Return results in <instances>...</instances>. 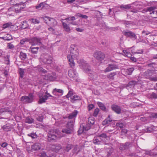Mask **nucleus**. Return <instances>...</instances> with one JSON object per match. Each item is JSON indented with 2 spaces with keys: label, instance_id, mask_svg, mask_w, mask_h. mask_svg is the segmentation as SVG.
Listing matches in <instances>:
<instances>
[{
  "label": "nucleus",
  "instance_id": "obj_1",
  "mask_svg": "<svg viewBox=\"0 0 157 157\" xmlns=\"http://www.w3.org/2000/svg\"><path fill=\"white\" fill-rule=\"evenodd\" d=\"M80 68L85 72L88 74L89 78L91 80H95L97 79L98 74L90 68V66L83 59H81L78 61Z\"/></svg>",
  "mask_w": 157,
  "mask_h": 157
},
{
  "label": "nucleus",
  "instance_id": "obj_2",
  "mask_svg": "<svg viewBox=\"0 0 157 157\" xmlns=\"http://www.w3.org/2000/svg\"><path fill=\"white\" fill-rule=\"evenodd\" d=\"M70 53L67 56L69 64L71 67L75 66L74 60L78 59V50L75 45H71L70 48Z\"/></svg>",
  "mask_w": 157,
  "mask_h": 157
},
{
  "label": "nucleus",
  "instance_id": "obj_3",
  "mask_svg": "<svg viewBox=\"0 0 157 157\" xmlns=\"http://www.w3.org/2000/svg\"><path fill=\"white\" fill-rule=\"evenodd\" d=\"M48 136V140L50 141L52 140H59L64 136V135L58 130L52 129L49 131Z\"/></svg>",
  "mask_w": 157,
  "mask_h": 157
},
{
  "label": "nucleus",
  "instance_id": "obj_4",
  "mask_svg": "<svg viewBox=\"0 0 157 157\" xmlns=\"http://www.w3.org/2000/svg\"><path fill=\"white\" fill-rule=\"evenodd\" d=\"M40 103L45 102L48 99L49 97H51L53 99L55 97L52 96L49 93L47 90H41L39 94Z\"/></svg>",
  "mask_w": 157,
  "mask_h": 157
},
{
  "label": "nucleus",
  "instance_id": "obj_5",
  "mask_svg": "<svg viewBox=\"0 0 157 157\" xmlns=\"http://www.w3.org/2000/svg\"><path fill=\"white\" fill-rule=\"evenodd\" d=\"M115 123H116V125L117 126L119 127L120 128H123L124 124L122 123L115 122V121L114 120H113L111 118L110 115H109L107 118L105 119L102 122V124L104 125L107 124H115Z\"/></svg>",
  "mask_w": 157,
  "mask_h": 157
},
{
  "label": "nucleus",
  "instance_id": "obj_6",
  "mask_svg": "<svg viewBox=\"0 0 157 157\" xmlns=\"http://www.w3.org/2000/svg\"><path fill=\"white\" fill-rule=\"evenodd\" d=\"M67 98H70V100L72 103H74L77 101L80 100L81 98L75 93H73V90H69V92L66 95Z\"/></svg>",
  "mask_w": 157,
  "mask_h": 157
},
{
  "label": "nucleus",
  "instance_id": "obj_7",
  "mask_svg": "<svg viewBox=\"0 0 157 157\" xmlns=\"http://www.w3.org/2000/svg\"><path fill=\"white\" fill-rule=\"evenodd\" d=\"M107 138L106 135L103 133L99 136L94 137L93 142L95 144H100L101 141L104 143L106 142L107 140Z\"/></svg>",
  "mask_w": 157,
  "mask_h": 157
},
{
  "label": "nucleus",
  "instance_id": "obj_8",
  "mask_svg": "<svg viewBox=\"0 0 157 157\" xmlns=\"http://www.w3.org/2000/svg\"><path fill=\"white\" fill-rule=\"evenodd\" d=\"M73 122L70 121L67 124L66 128L62 129V132L67 134L71 133L73 132Z\"/></svg>",
  "mask_w": 157,
  "mask_h": 157
},
{
  "label": "nucleus",
  "instance_id": "obj_9",
  "mask_svg": "<svg viewBox=\"0 0 157 157\" xmlns=\"http://www.w3.org/2000/svg\"><path fill=\"white\" fill-rule=\"evenodd\" d=\"M40 58L41 61L45 64H50L52 62V57L48 54H42Z\"/></svg>",
  "mask_w": 157,
  "mask_h": 157
},
{
  "label": "nucleus",
  "instance_id": "obj_10",
  "mask_svg": "<svg viewBox=\"0 0 157 157\" xmlns=\"http://www.w3.org/2000/svg\"><path fill=\"white\" fill-rule=\"evenodd\" d=\"M33 94L30 93L28 96H22L21 98V101L23 103H30L33 102Z\"/></svg>",
  "mask_w": 157,
  "mask_h": 157
},
{
  "label": "nucleus",
  "instance_id": "obj_11",
  "mask_svg": "<svg viewBox=\"0 0 157 157\" xmlns=\"http://www.w3.org/2000/svg\"><path fill=\"white\" fill-rule=\"evenodd\" d=\"M131 51V52L133 54H136V52H135L133 47L131 48H128L126 50H123V53H119L122 54V55L127 56L128 57H131L132 56V54L130 52Z\"/></svg>",
  "mask_w": 157,
  "mask_h": 157
},
{
  "label": "nucleus",
  "instance_id": "obj_12",
  "mask_svg": "<svg viewBox=\"0 0 157 157\" xmlns=\"http://www.w3.org/2000/svg\"><path fill=\"white\" fill-rule=\"evenodd\" d=\"M41 78L45 80L53 81L57 78V76L56 75V74L53 72L52 73V75L47 73L45 75H42Z\"/></svg>",
  "mask_w": 157,
  "mask_h": 157
},
{
  "label": "nucleus",
  "instance_id": "obj_13",
  "mask_svg": "<svg viewBox=\"0 0 157 157\" xmlns=\"http://www.w3.org/2000/svg\"><path fill=\"white\" fill-rule=\"evenodd\" d=\"M32 150L34 151H37L39 150H43L44 147L42 144L37 142L31 146Z\"/></svg>",
  "mask_w": 157,
  "mask_h": 157
},
{
  "label": "nucleus",
  "instance_id": "obj_14",
  "mask_svg": "<svg viewBox=\"0 0 157 157\" xmlns=\"http://www.w3.org/2000/svg\"><path fill=\"white\" fill-rule=\"evenodd\" d=\"M91 127V125L88 123L85 126H83L82 125H81L78 130V134H80L83 133H85V132L89 130Z\"/></svg>",
  "mask_w": 157,
  "mask_h": 157
},
{
  "label": "nucleus",
  "instance_id": "obj_15",
  "mask_svg": "<svg viewBox=\"0 0 157 157\" xmlns=\"http://www.w3.org/2000/svg\"><path fill=\"white\" fill-rule=\"evenodd\" d=\"M148 11L151 12L150 14L151 17L154 18H157V9L155 6H151L148 8L147 9Z\"/></svg>",
  "mask_w": 157,
  "mask_h": 157
},
{
  "label": "nucleus",
  "instance_id": "obj_16",
  "mask_svg": "<svg viewBox=\"0 0 157 157\" xmlns=\"http://www.w3.org/2000/svg\"><path fill=\"white\" fill-rule=\"evenodd\" d=\"M94 57L97 60L101 61L105 57V54L100 51H96L94 54Z\"/></svg>",
  "mask_w": 157,
  "mask_h": 157
},
{
  "label": "nucleus",
  "instance_id": "obj_17",
  "mask_svg": "<svg viewBox=\"0 0 157 157\" xmlns=\"http://www.w3.org/2000/svg\"><path fill=\"white\" fill-rule=\"evenodd\" d=\"M68 74L70 78H73L76 81H78V74L76 73L75 70L71 69L69 70L68 72Z\"/></svg>",
  "mask_w": 157,
  "mask_h": 157
},
{
  "label": "nucleus",
  "instance_id": "obj_18",
  "mask_svg": "<svg viewBox=\"0 0 157 157\" xmlns=\"http://www.w3.org/2000/svg\"><path fill=\"white\" fill-rule=\"evenodd\" d=\"M118 66L116 64L110 63L108 65V67L104 70V72L106 73L110 71H112L118 69Z\"/></svg>",
  "mask_w": 157,
  "mask_h": 157
},
{
  "label": "nucleus",
  "instance_id": "obj_19",
  "mask_svg": "<svg viewBox=\"0 0 157 157\" xmlns=\"http://www.w3.org/2000/svg\"><path fill=\"white\" fill-rule=\"evenodd\" d=\"M52 93L56 97L59 98L63 95V91L61 89L55 88L53 90Z\"/></svg>",
  "mask_w": 157,
  "mask_h": 157
},
{
  "label": "nucleus",
  "instance_id": "obj_20",
  "mask_svg": "<svg viewBox=\"0 0 157 157\" xmlns=\"http://www.w3.org/2000/svg\"><path fill=\"white\" fill-rule=\"evenodd\" d=\"M30 42L33 45H40L41 44V39L39 38H33L31 39Z\"/></svg>",
  "mask_w": 157,
  "mask_h": 157
},
{
  "label": "nucleus",
  "instance_id": "obj_21",
  "mask_svg": "<svg viewBox=\"0 0 157 157\" xmlns=\"http://www.w3.org/2000/svg\"><path fill=\"white\" fill-rule=\"evenodd\" d=\"M63 19H61L60 21L62 22V26L64 30L66 32L69 33L71 32V29H70L67 23L63 22Z\"/></svg>",
  "mask_w": 157,
  "mask_h": 157
},
{
  "label": "nucleus",
  "instance_id": "obj_22",
  "mask_svg": "<svg viewBox=\"0 0 157 157\" xmlns=\"http://www.w3.org/2000/svg\"><path fill=\"white\" fill-rule=\"evenodd\" d=\"M124 34L125 36L131 38H134L135 39L136 38V36L135 34L130 31H128L125 32H124Z\"/></svg>",
  "mask_w": 157,
  "mask_h": 157
},
{
  "label": "nucleus",
  "instance_id": "obj_23",
  "mask_svg": "<svg viewBox=\"0 0 157 157\" xmlns=\"http://www.w3.org/2000/svg\"><path fill=\"white\" fill-rule=\"evenodd\" d=\"M154 74V71L148 70L145 72L144 75L146 78L150 79V77H151Z\"/></svg>",
  "mask_w": 157,
  "mask_h": 157
},
{
  "label": "nucleus",
  "instance_id": "obj_24",
  "mask_svg": "<svg viewBox=\"0 0 157 157\" xmlns=\"http://www.w3.org/2000/svg\"><path fill=\"white\" fill-rule=\"evenodd\" d=\"M78 113V112L77 111L75 110L74 112L71 114H70L68 116L64 117H63V118L65 119L67 118L69 119L74 118L76 117Z\"/></svg>",
  "mask_w": 157,
  "mask_h": 157
},
{
  "label": "nucleus",
  "instance_id": "obj_25",
  "mask_svg": "<svg viewBox=\"0 0 157 157\" xmlns=\"http://www.w3.org/2000/svg\"><path fill=\"white\" fill-rule=\"evenodd\" d=\"M49 21H46V23L50 26H55L57 24L56 21L53 18L48 19Z\"/></svg>",
  "mask_w": 157,
  "mask_h": 157
},
{
  "label": "nucleus",
  "instance_id": "obj_26",
  "mask_svg": "<svg viewBox=\"0 0 157 157\" xmlns=\"http://www.w3.org/2000/svg\"><path fill=\"white\" fill-rule=\"evenodd\" d=\"M12 126L10 124H6L3 126L2 128L5 131H9L11 130L12 128Z\"/></svg>",
  "mask_w": 157,
  "mask_h": 157
},
{
  "label": "nucleus",
  "instance_id": "obj_27",
  "mask_svg": "<svg viewBox=\"0 0 157 157\" xmlns=\"http://www.w3.org/2000/svg\"><path fill=\"white\" fill-rule=\"evenodd\" d=\"M116 75L115 72H112L109 74L107 75V78L111 80H113L114 79V76Z\"/></svg>",
  "mask_w": 157,
  "mask_h": 157
},
{
  "label": "nucleus",
  "instance_id": "obj_28",
  "mask_svg": "<svg viewBox=\"0 0 157 157\" xmlns=\"http://www.w3.org/2000/svg\"><path fill=\"white\" fill-rule=\"evenodd\" d=\"M156 127L153 125H151L150 126L148 127L147 129L146 132H151L156 129Z\"/></svg>",
  "mask_w": 157,
  "mask_h": 157
},
{
  "label": "nucleus",
  "instance_id": "obj_29",
  "mask_svg": "<svg viewBox=\"0 0 157 157\" xmlns=\"http://www.w3.org/2000/svg\"><path fill=\"white\" fill-rule=\"evenodd\" d=\"M39 156L40 157H55V156L54 155H52L49 156H48L47 155L46 152L44 151H42L39 154Z\"/></svg>",
  "mask_w": 157,
  "mask_h": 157
},
{
  "label": "nucleus",
  "instance_id": "obj_30",
  "mask_svg": "<svg viewBox=\"0 0 157 157\" xmlns=\"http://www.w3.org/2000/svg\"><path fill=\"white\" fill-rule=\"evenodd\" d=\"M1 38L6 40H10L13 39L12 36L9 34H6L3 37H1Z\"/></svg>",
  "mask_w": 157,
  "mask_h": 157
},
{
  "label": "nucleus",
  "instance_id": "obj_31",
  "mask_svg": "<svg viewBox=\"0 0 157 157\" xmlns=\"http://www.w3.org/2000/svg\"><path fill=\"white\" fill-rule=\"evenodd\" d=\"M134 70L133 67L128 68L125 70L126 73L128 75H131Z\"/></svg>",
  "mask_w": 157,
  "mask_h": 157
},
{
  "label": "nucleus",
  "instance_id": "obj_32",
  "mask_svg": "<svg viewBox=\"0 0 157 157\" xmlns=\"http://www.w3.org/2000/svg\"><path fill=\"white\" fill-rule=\"evenodd\" d=\"M60 146L59 145H53L52 147L53 151L56 152H58V150L60 149Z\"/></svg>",
  "mask_w": 157,
  "mask_h": 157
},
{
  "label": "nucleus",
  "instance_id": "obj_33",
  "mask_svg": "<svg viewBox=\"0 0 157 157\" xmlns=\"http://www.w3.org/2000/svg\"><path fill=\"white\" fill-rule=\"evenodd\" d=\"M10 56H7L4 57V62L6 64H9L10 63Z\"/></svg>",
  "mask_w": 157,
  "mask_h": 157
},
{
  "label": "nucleus",
  "instance_id": "obj_34",
  "mask_svg": "<svg viewBox=\"0 0 157 157\" xmlns=\"http://www.w3.org/2000/svg\"><path fill=\"white\" fill-rule=\"evenodd\" d=\"M20 57L22 60H24L27 58V55L25 53L21 52L20 53Z\"/></svg>",
  "mask_w": 157,
  "mask_h": 157
},
{
  "label": "nucleus",
  "instance_id": "obj_35",
  "mask_svg": "<svg viewBox=\"0 0 157 157\" xmlns=\"http://www.w3.org/2000/svg\"><path fill=\"white\" fill-rule=\"evenodd\" d=\"M45 3L41 2L40 4L36 6V8L38 10H41L42 9L44 6Z\"/></svg>",
  "mask_w": 157,
  "mask_h": 157
},
{
  "label": "nucleus",
  "instance_id": "obj_36",
  "mask_svg": "<svg viewBox=\"0 0 157 157\" xmlns=\"http://www.w3.org/2000/svg\"><path fill=\"white\" fill-rule=\"evenodd\" d=\"M33 119L30 117H27L25 119V122L29 124H31L33 122Z\"/></svg>",
  "mask_w": 157,
  "mask_h": 157
},
{
  "label": "nucleus",
  "instance_id": "obj_37",
  "mask_svg": "<svg viewBox=\"0 0 157 157\" xmlns=\"http://www.w3.org/2000/svg\"><path fill=\"white\" fill-rule=\"evenodd\" d=\"M140 83V82H139V81L136 82L135 81H132L129 82V83L128 84V86H132L135 84Z\"/></svg>",
  "mask_w": 157,
  "mask_h": 157
},
{
  "label": "nucleus",
  "instance_id": "obj_38",
  "mask_svg": "<svg viewBox=\"0 0 157 157\" xmlns=\"http://www.w3.org/2000/svg\"><path fill=\"white\" fill-rule=\"evenodd\" d=\"M29 21L33 24H39L40 23V21L37 19L32 18L29 20Z\"/></svg>",
  "mask_w": 157,
  "mask_h": 157
},
{
  "label": "nucleus",
  "instance_id": "obj_39",
  "mask_svg": "<svg viewBox=\"0 0 157 157\" xmlns=\"http://www.w3.org/2000/svg\"><path fill=\"white\" fill-rule=\"evenodd\" d=\"M31 52L33 53H36L39 48L38 47H30Z\"/></svg>",
  "mask_w": 157,
  "mask_h": 157
},
{
  "label": "nucleus",
  "instance_id": "obj_40",
  "mask_svg": "<svg viewBox=\"0 0 157 157\" xmlns=\"http://www.w3.org/2000/svg\"><path fill=\"white\" fill-rule=\"evenodd\" d=\"M19 71L20 77L22 78H23L24 76L25 69L21 68H20L19 69Z\"/></svg>",
  "mask_w": 157,
  "mask_h": 157
},
{
  "label": "nucleus",
  "instance_id": "obj_41",
  "mask_svg": "<svg viewBox=\"0 0 157 157\" xmlns=\"http://www.w3.org/2000/svg\"><path fill=\"white\" fill-rule=\"evenodd\" d=\"M146 155H149L151 156H156V154H154V152L152 151H147L145 152Z\"/></svg>",
  "mask_w": 157,
  "mask_h": 157
},
{
  "label": "nucleus",
  "instance_id": "obj_42",
  "mask_svg": "<svg viewBox=\"0 0 157 157\" xmlns=\"http://www.w3.org/2000/svg\"><path fill=\"white\" fill-rule=\"evenodd\" d=\"M29 40L28 38H26L23 39L21 40L20 44H24L25 43L29 41Z\"/></svg>",
  "mask_w": 157,
  "mask_h": 157
},
{
  "label": "nucleus",
  "instance_id": "obj_43",
  "mask_svg": "<svg viewBox=\"0 0 157 157\" xmlns=\"http://www.w3.org/2000/svg\"><path fill=\"white\" fill-rule=\"evenodd\" d=\"M28 136L31 137L33 139L36 138L37 137V135L36 134V133L34 132L29 134Z\"/></svg>",
  "mask_w": 157,
  "mask_h": 157
},
{
  "label": "nucleus",
  "instance_id": "obj_44",
  "mask_svg": "<svg viewBox=\"0 0 157 157\" xmlns=\"http://www.w3.org/2000/svg\"><path fill=\"white\" fill-rule=\"evenodd\" d=\"M19 7L20 8V12H21V11L25 7V5L24 4V3H23V4L20 3L18 4V5Z\"/></svg>",
  "mask_w": 157,
  "mask_h": 157
},
{
  "label": "nucleus",
  "instance_id": "obj_45",
  "mask_svg": "<svg viewBox=\"0 0 157 157\" xmlns=\"http://www.w3.org/2000/svg\"><path fill=\"white\" fill-rule=\"evenodd\" d=\"M150 80L154 82L157 81V75H153L151 77H150Z\"/></svg>",
  "mask_w": 157,
  "mask_h": 157
},
{
  "label": "nucleus",
  "instance_id": "obj_46",
  "mask_svg": "<svg viewBox=\"0 0 157 157\" xmlns=\"http://www.w3.org/2000/svg\"><path fill=\"white\" fill-rule=\"evenodd\" d=\"M18 5V4H16L15 6V11L16 13H20V9Z\"/></svg>",
  "mask_w": 157,
  "mask_h": 157
},
{
  "label": "nucleus",
  "instance_id": "obj_47",
  "mask_svg": "<svg viewBox=\"0 0 157 157\" xmlns=\"http://www.w3.org/2000/svg\"><path fill=\"white\" fill-rule=\"evenodd\" d=\"M73 146L71 144H68L66 147L65 151H68L70 150L73 147Z\"/></svg>",
  "mask_w": 157,
  "mask_h": 157
},
{
  "label": "nucleus",
  "instance_id": "obj_48",
  "mask_svg": "<svg viewBox=\"0 0 157 157\" xmlns=\"http://www.w3.org/2000/svg\"><path fill=\"white\" fill-rule=\"evenodd\" d=\"M97 104L100 108H106V107L102 103L100 102H98Z\"/></svg>",
  "mask_w": 157,
  "mask_h": 157
},
{
  "label": "nucleus",
  "instance_id": "obj_49",
  "mask_svg": "<svg viewBox=\"0 0 157 157\" xmlns=\"http://www.w3.org/2000/svg\"><path fill=\"white\" fill-rule=\"evenodd\" d=\"M131 6L130 4H128L124 6H121V8H124L126 9H129L131 8Z\"/></svg>",
  "mask_w": 157,
  "mask_h": 157
},
{
  "label": "nucleus",
  "instance_id": "obj_50",
  "mask_svg": "<svg viewBox=\"0 0 157 157\" xmlns=\"http://www.w3.org/2000/svg\"><path fill=\"white\" fill-rule=\"evenodd\" d=\"M112 109L117 114H119L121 113V109Z\"/></svg>",
  "mask_w": 157,
  "mask_h": 157
},
{
  "label": "nucleus",
  "instance_id": "obj_51",
  "mask_svg": "<svg viewBox=\"0 0 157 157\" xmlns=\"http://www.w3.org/2000/svg\"><path fill=\"white\" fill-rule=\"evenodd\" d=\"M7 47L8 48L11 49L13 48L14 47L13 44L10 43L7 44Z\"/></svg>",
  "mask_w": 157,
  "mask_h": 157
},
{
  "label": "nucleus",
  "instance_id": "obj_52",
  "mask_svg": "<svg viewBox=\"0 0 157 157\" xmlns=\"http://www.w3.org/2000/svg\"><path fill=\"white\" fill-rule=\"evenodd\" d=\"M38 70L39 71L41 72L43 74H45L47 72L46 70L44 69L43 68L41 67H39Z\"/></svg>",
  "mask_w": 157,
  "mask_h": 157
},
{
  "label": "nucleus",
  "instance_id": "obj_53",
  "mask_svg": "<svg viewBox=\"0 0 157 157\" xmlns=\"http://www.w3.org/2000/svg\"><path fill=\"white\" fill-rule=\"evenodd\" d=\"M99 111V109H95L94 113V116L95 117L97 116L98 114Z\"/></svg>",
  "mask_w": 157,
  "mask_h": 157
},
{
  "label": "nucleus",
  "instance_id": "obj_54",
  "mask_svg": "<svg viewBox=\"0 0 157 157\" xmlns=\"http://www.w3.org/2000/svg\"><path fill=\"white\" fill-rule=\"evenodd\" d=\"M139 104H137V103L136 102H133L132 104H131V107H132V105H134V106L133 107L134 108H136V107H140V106H139Z\"/></svg>",
  "mask_w": 157,
  "mask_h": 157
},
{
  "label": "nucleus",
  "instance_id": "obj_55",
  "mask_svg": "<svg viewBox=\"0 0 157 157\" xmlns=\"http://www.w3.org/2000/svg\"><path fill=\"white\" fill-rule=\"evenodd\" d=\"M152 98H157V93H152L151 95Z\"/></svg>",
  "mask_w": 157,
  "mask_h": 157
},
{
  "label": "nucleus",
  "instance_id": "obj_56",
  "mask_svg": "<svg viewBox=\"0 0 157 157\" xmlns=\"http://www.w3.org/2000/svg\"><path fill=\"white\" fill-rule=\"evenodd\" d=\"M130 145V143L128 142L126 143L124 145V149H126L128 148L129 147V145Z\"/></svg>",
  "mask_w": 157,
  "mask_h": 157
},
{
  "label": "nucleus",
  "instance_id": "obj_57",
  "mask_svg": "<svg viewBox=\"0 0 157 157\" xmlns=\"http://www.w3.org/2000/svg\"><path fill=\"white\" fill-rule=\"evenodd\" d=\"M150 116L151 117H152V118H157V113H152L150 115Z\"/></svg>",
  "mask_w": 157,
  "mask_h": 157
},
{
  "label": "nucleus",
  "instance_id": "obj_58",
  "mask_svg": "<svg viewBox=\"0 0 157 157\" xmlns=\"http://www.w3.org/2000/svg\"><path fill=\"white\" fill-rule=\"evenodd\" d=\"M8 145V144L6 142H4L1 144H0L1 147H1H2L3 148H5Z\"/></svg>",
  "mask_w": 157,
  "mask_h": 157
},
{
  "label": "nucleus",
  "instance_id": "obj_59",
  "mask_svg": "<svg viewBox=\"0 0 157 157\" xmlns=\"http://www.w3.org/2000/svg\"><path fill=\"white\" fill-rule=\"evenodd\" d=\"M10 23H6L3 25V28L4 29H5L9 27L10 26Z\"/></svg>",
  "mask_w": 157,
  "mask_h": 157
},
{
  "label": "nucleus",
  "instance_id": "obj_60",
  "mask_svg": "<svg viewBox=\"0 0 157 157\" xmlns=\"http://www.w3.org/2000/svg\"><path fill=\"white\" fill-rule=\"evenodd\" d=\"M94 123V121L93 120H91L90 119H89L88 123H89L91 125V126L93 125Z\"/></svg>",
  "mask_w": 157,
  "mask_h": 157
},
{
  "label": "nucleus",
  "instance_id": "obj_61",
  "mask_svg": "<svg viewBox=\"0 0 157 157\" xmlns=\"http://www.w3.org/2000/svg\"><path fill=\"white\" fill-rule=\"evenodd\" d=\"M42 18L44 20H45V21L46 23V21H49V20L48 19H51V18L47 17H42Z\"/></svg>",
  "mask_w": 157,
  "mask_h": 157
},
{
  "label": "nucleus",
  "instance_id": "obj_62",
  "mask_svg": "<svg viewBox=\"0 0 157 157\" xmlns=\"http://www.w3.org/2000/svg\"><path fill=\"white\" fill-rule=\"evenodd\" d=\"M43 119V117L41 116H39L37 118V120L39 121H42Z\"/></svg>",
  "mask_w": 157,
  "mask_h": 157
},
{
  "label": "nucleus",
  "instance_id": "obj_63",
  "mask_svg": "<svg viewBox=\"0 0 157 157\" xmlns=\"http://www.w3.org/2000/svg\"><path fill=\"white\" fill-rule=\"evenodd\" d=\"M149 34V33L148 32H146V31H144L142 32V35H143V36L148 35Z\"/></svg>",
  "mask_w": 157,
  "mask_h": 157
},
{
  "label": "nucleus",
  "instance_id": "obj_64",
  "mask_svg": "<svg viewBox=\"0 0 157 157\" xmlns=\"http://www.w3.org/2000/svg\"><path fill=\"white\" fill-rule=\"evenodd\" d=\"M76 30L78 31L79 32H82L84 30L80 28H77L76 29Z\"/></svg>",
  "mask_w": 157,
  "mask_h": 157
}]
</instances>
